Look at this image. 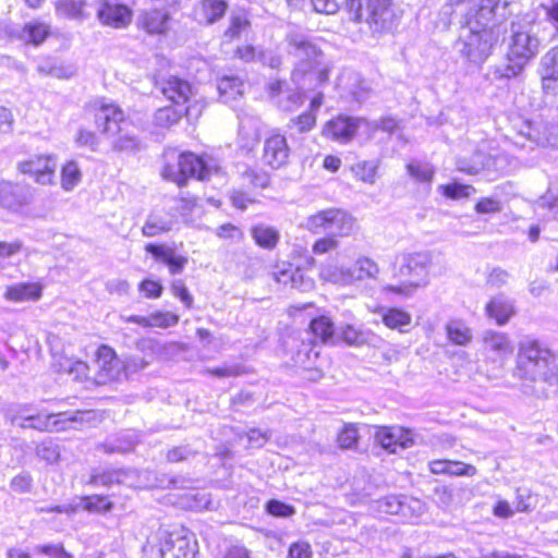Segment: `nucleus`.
Segmentation results:
<instances>
[{
    "label": "nucleus",
    "mask_w": 558,
    "mask_h": 558,
    "mask_svg": "<svg viewBox=\"0 0 558 558\" xmlns=\"http://www.w3.org/2000/svg\"><path fill=\"white\" fill-rule=\"evenodd\" d=\"M511 375L525 395H533L537 383L556 387L558 352L541 339L526 336L518 342Z\"/></svg>",
    "instance_id": "f257e3e1"
},
{
    "label": "nucleus",
    "mask_w": 558,
    "mask_h": 558,
    "mask_svg": "<svg viewBox=\"0 0 558 558\" xmlns=\"http://www.w3.org/2000/svg\"><path fill=\"white\" fill-rule=\"evenodd\" d=\"M510 32L508 62L495 68L494 75L497 78L517 77L539 50V39L533 32V24L530 21L524 19L513 21Z\"/></svg>",
    "instance_id": "f03ea898"
},
{
    "label": "nucleus",
    "mask_w": 558,
    "mask_h": 558,
    "mask_svg": "<svg viewBox=\"0 0 558 558\" xmlns=\"http://www.w3.org/2000/svg\"><path fill=\"white\" fill-rule=\"evenodd\" d=\"M396 262L398 265L395 277L407 279V281L400 286L388 284L384 288L385 291L409 296L416 289L428 284L429 269L433 264L429 252L403 253L397 257Z\"/></svg>",
    "instance_id": "7ed1b4c3"
},
{
    "label": "nucleus",
    "mask_w": 558,
    "mask_h": 558,
    "mask_svg": "<svg viewBox=\"0 0 558 558\" xmlns=\"http://www.w3.org/2000/svg\"><path fill=\"white\" fill-rule=\"evenodd\" d=\"M463 20V32L460 35L461 54L469 61L482 64L490 56L494 46L499 40V34L493 27H487L488 21L477 23L474 17L468 23Z\"/></svg>",
    "instance_id": "20e7f679"
},
{
    "label": "nucleus",
    "mask_w": 558,
    "mask_h": 558,
    "mask_svg": "<svg viewBox=\"0 0 558 558\" xmlns=\"http://www.w3.org/2000/svg\"><path fill=\"white\" fill-rule=\"evenodd\" d=\"M303 227L314 234L327 233L335 238H343L354 232L356 221L345 210L331 207L308 216Z\"/></svg>",
    "instance_id": "39448f33"
},
{
    "label": "nucleus",
    "mask_w": 558,
    "mask_h": 558,
    "mask_svg": "<svg viewBox=\"0 0 558 558\" xmlns=\"http://www.w3.org/2000/svg\"><path fill=\"white\" fill-rule=\"evenodd\" d=\"M95 416L93 411L40 413L35 410L27 428L50 433L77 429L94 421Z\"/></svg>",
    "instance_id": "423d86ee"
},
{
    "label": "nucleus",
    "mask_w": 558,
    "mask_h": 558,
    "mask_svg": "<svg viewBox=\"0 0 558 558\" xmlns=\"http://www.w3.org/2000/svg\"><path fill=\"white\" fill-rule=\"evenodd\" d=\"M390 0H349V9L354 20L365 22L374 33L391 26Z\"/></svg>",
    "instance_id": "0eeeda50"
},
{
    "label": "nucleus",
    "mask_w": 558,
    "mask_h": 558,
    "mask_svg": "<svg viewBox=\"0 0 558 558\" xmlns=\"http://www.w3.org/2000/svg\"><path fill=\"white\" fill-rule=\"evenodd\" d=\"M161 90L171 102L178 106L187 104L184 112L190 120H196L202 114L205 104L196 97V92L187 81L171 76L163 82Z\"/></svg>",
    "instance_id": "6e6552de"
},
{
    "label": "nucleus",
    "mask_w": 558,
    "mask_h": 558,
    "mask_svg": "<svg viewBox=\"0 0 558 558\" xmlns=\"http://www.w3.org/2000/svg\"><path fill=\"white\" fill-rule=\"evenodd\" d=\"M123 379L122 360L109 345H100L95 354L93 378L89 379L94 387L117 384Z\"/></svg>",
    "instance_id": "1a4fd4ad"
},
{
    "label": "nucleus",
    "mask_w": 558,
    "mask_h": 558,
    "mask_svg": "<svg viewBox=\"0 0 558 558\" xmlns=\"http://www.w3.org/2000/svg\"><path fill=\"white\" fill-rule=\"evenodd\" d=\"M288 52L299 61L293 71V80L299 82L300 75L312 72L316 65L319 52L308 36L300 31H291L287 35Z\"/></svg>",
    "instance_id": "9d476101"
},
{
    "label": "nucleus",
    "mask_w": 558,
    "mask_h": 558,
    "mask_svg": "<svg viewBox=\"0 0 558 558\" xmlns=\"http://www.w3.org/2000/svg\"><path fill=\"white\" fill-rule=\"evenodd\" d=\"M376 126L366 119L341 114L326 123L323 135L333 140H351L374 134L372 130Z\"/></svg>",
    "instance_id": "9b49d317"
},
{
    "label": "nucleus",
    "mask_w": 558,
    "mask_h": 558,
    "mask_svg": "<svg viewBox=\"0 0 558 558\" xmlns=\"http://www.w3.org/2000/svg\"><path fill=\"white\" fill-rule=\"evenodd\" d=\"M34 198V189L24 183L0 181V208L23 214Z\"/></svg>",
    "instance_id": "f8f14e48"
},
{
    "label": "nucleus",
    "mask_w": 558,
    "mask_h": 558,
    "mask_svg": "<svg viewBox=\"0 0 558 558\" xmlns=\"http://www.w3.org/2000/svg\"><path fill=\"white\" fill-rule=\"evenodd\" d=\"M90 107L95 111L96 124L100 133L108 137L117 136L124 122L123 111L106 98L95 99Z\"/></svg>",
    "instance_id": "ddd939ff"
},
{
    "label": "nucleus",
    "mask_w": 558,
    "mask_h": 558,
    "mask_svg": "<svg viewBox=\"0 0 558 558\" xmlns=\"http://www.w3.org/2000/svg\"><path fill=\"white\" fill-rule=\"evenodd\" d=\"M217 169L218 167L213 160H206L191 153H182L179 155V172H170V175L174 179V183L182 186L187 178L196 177L199 180H205Z\"/></svg>",
    "instance_id": "4468645a"
},
{
    "label": "nucleus",
    "mask_w": 558,
    "mask_h": 558,
    "mask_svg": "<svg viewBox=\"0 0 558 558\" xmlns=\"http://www.w3.org/2000/svg\"><path fill=\"white\" fill-rule=\"evenodd\" d=\"M374 438L375 442L389 453L410 448L414 444L412 432L401 426L376 427Z\"/></svg>",
    "instance_id": "2eb2a0df"
},
{
    "label": "nucleus",
    "mask_w": 558,
    "mask_h": 558,
    "mask_svg": "<svg viewBox=\"0 0 558 558\" xmlns=\"http://www.w3.org/2000/svg\"><path fill=\"white\" fill-rule=\"evenodd\" d=\"M447 2L450 7L456 8L457 13L462 19H466L468 23L477 16V23L490 21L498 7V0H447Z\"/></svg>",
    "instance_id": "dca6fc26"
},
{
    "label": "nucleus",
    "mask_w": 558,
    "mask_h": 558,
    "mask_svg": "<svg viewBox=\"0 0 558 558\" xmlns=\"http://www.w3.org/2000/svg\"><path fill=\"white\" fill-rule=\"evenodd\" d=\"M51 366L58 374L70 376L72 380L83 384L87 389L94 387L89 380L93 378V371L81 360L54 353Z\"/></svg>",
    "instance_id": "f3484780"
},
{
    "label": "nucleus",
    "mask_w": 558,
    "mask_h": 558,
    "mask_svg": "<svg viewBox=\"0 0 558 558\" xmlns=\"http://www.w3.org/2000/svg\"><path fill=\"white\" fill-rule=\"evenodd\" d=\"M17 168L22 173L31 174L39 184L54 183L57 160L52 156H36L20 162Z\"/></svg>",
    "instance_id": "a211bd4d"
},
{
    "label": "nucleus",
    "mask_w": 558,
    "mask_h": 558,
    "mask_svg": "<svg viewBox=\"0 0 558 558\" xmlns=\"http://www.w3.org/2000/svg\"><path fill=\"white\" fill-rule=\"evenodd\" d=\"M97 15L102 24L116 28L125 27L132 20L131 9L114 0H99L97 2Z\"/></svg>",
    "instance_id": "6ab92c4d"
},
{
    "label": "nucleus",
    "mask_w": 558,
    "mask_h": 558,
    "mask_svg": "<svg viewBox=\"0 0 558 558\" xmlns=\"http://www.w3.org/2000/svg\"><path fill=\"white\" fill-rule=\"evenodd\" d=\"M171 16L168 11L159 9L145 10L140 13L137 25L150 35H162L170 29Z\"/></svg>",
    "instance_id": "aec40b11"
},
{
    "label": "nucleus",
    "mask_w": 558,
    "mask_h": 558,
    "mask_svg": "<svg viewBox=\"0 0 558 558\" xmlns=\"http://www.w3.org/2000/svg\"><path fill=\"white\" fill-rule=\"evenodd\" d=\"M175 223L177 217L174 213L166 209H157L148 215L142 228V233L147 238L158 236L171 231Z\"/></svg>",
    "instance_id": "412c9836"
},
{
    "label": "nucleus",
    "mask_w": 558,
    "mask_h": 558,
    "mask_svg": "<svg viewBox=\"0 0 558 558\" xmlns=\"http://www.w3.org/2000/svg\"><path fill=\"white\" fill-rule=\"evenodd\" d=\"M515 313L514 301L504 293L493 296L485 306L486 316L498 326H505Z\"/></svg>",
    "instance_id": "4be33fe9"
},
{
    "label": "nucleus",
    "mask_w": 558,
    "mask_h": 558,
    "mask_svg": "<svg viewBox=\"0 0 558 558\" xmlns=\"http://www.w3.org/2000/svg\"><path fill=\"white\" fill-rule=\"evenodd\" d=\"M197 543L181 531H168V557L167 558H195Z\"/></svg>",
    "instance_id": "5701e85b"
},
{
    "label": "nucleus",
    "mask_w": 558,
    "mask_h": 558,
    "mask_svg": "<svg viewBox=\"0 0 558 558\" xmlns=\"http://www.w3.org/2000/svg\"><path fill=\"white\" fill-rule=\"evenodd\" d=\"M482 343L485 352L492 353L498 359H506L513 352L510 336L502 331L485 330L482 335Z\"/></svg>",
    "instance_id": "b1692460"
},
{
    "label": "nucleus",
    "mask_w": 558,
    "mask_h": 558,
    "mask_svg": "<svg viewBox=\"0 0 558 558\" xmlns=\"http://www.w3.org/2000/svg\"><path fill=\"white\" fill-rule=\"evenodd\" d=\"M227 9L225 0H201L194 8V19L199 24L210 25L219 21Z\"/></svg>",
    "instance_id": "393cba45"
},
{
    "label": "nucleus",
    "mask_w": 558,
    "mask_h": 558,
    "mask_svg": "<svg viewBox=\"0 0 558 558\" xmlns=\"http://www.w3.org/2000/svg\"><path fill=\"white\" fill-rule=\"evenodd\" d=\"M43 294V286L36 282H21L8 286L3 298L10 302L38 301Z\"/></svg>",
    "instance_id": "a878e982"
},
{
    "label": "nucleus",
    "mask_w": 558,
    "mask_h": 558,
    "mask_svg": "<svg viewBox=\"0 0 558 558\" xmlns=\"http://www.w3.org/2000/svg\"><path fill=\"white\" fill-rule=\"evenodd\" d=\"M239 135L243 140H286L284 135H280L279 133L269 134L266 132V128L263 125L262 121L252 116H245L241 118L239 124Z\"/></svg>",
    "instance_id": "bb28decb"
},
{
    "label": "nucleus",
    "mask_w": 558,
    "mask_h": 558,
    "mask_svg": "<svg viewBox=\"0 0 558 558\" xmlns=\"http://www.w3.org/2000/svg\"><path fill=\"white\" fill-rule=\"evenodd\" d=\"M353 283L365 280H377L381 272L376 260L366 255H360L350 267Z\"/></svg>",
    "instance_id": "cd10ccee"
},
{
    "label": "nucleus",
    "mask_w": 558,
    "mask_h": 558,
    "mask_svg": "<svg viewBox=\"0 0 558 558\" xmlns=\"http://www.w3.org/2000/svg\"><path fill=\"white\" fill-rule=\"evenodd\" d=\"M145 558H167L168 557V531L158 530L151 535L143 546Z\"/></svg>",
    "instance_id": "c85d7f7f"
},
{
    "label": "nucleus",
    "mask_w": 558,
    "mask_h": 558,
    "mask_svg": "<svg viewBox=\"0 0 558 558\" xmlns=\"http://www.w3.org/2000/svg\"><path fill=\"white\" fill-rule=\"evenodd\" d=\"M289 157L287 142H265L263 159L272 168L283 166Z\"/></svg>",
    "instance_id": "c756f323"
},
{
    "label": "nucleus",
    "mask_w": 558,
    "mask_h": 558,
    "mask_svg": "<svg viewBox=\"0 0 558 558\" xmlns=\"http://www.w3.org/2000/svg\"><path fill=\"white\" fill-rule=\"evenodd\" d=\"M217 88L221 100L229 104L243 94L244 82L235 75L223 76L218 81Z\"/></svg>",
    "instance_id": "7c9ffc66"
},
{
    "label": "nucleus",
    "mask_w": 558,
    "mask_h": 558,
    "mask_svg": "<svg viewBox=\"0 0 558 558\" xmlns=\"http://www.w3.org/2000/svg\"><path fill=\"white\" fill-rule=\"evenodd\" d=\"M381 320L386 327L405 332V327L412 323V316L402 308L390 307L383 310Z\"/></svg>",
    "instance_id": "2f4dec72"
},
{
    "label": "nucleus",
    "mask_w": 558,
    "mask_h": 558,
    "mask_svg": "<svg viewBox=\"0 0 558 558\" xmlns=\"http://www.w3.org/2000/svg\"><path fill=\"white\" fill-rule=\"evenodd\" d=\"M87 5L85 0H57L56 13L69 19L84 20L89 16L86 12Z\"/></svg>",
    "instance_id": "473e14b6"
},
{
    "label": "nucleus",
    "mask_w": 558,
    "mask_h": 558,
    "mask_svg": "<svg viewBox=\"0 0 558 558\" xmlns=\"http://www.w3.org/2000/svg\"><path fill=\"white\" fill-rule=\"evenodd\" d=\"M320 278L324 281L347 287L353 284L350 267L326 265L320 269Z\"/></svg>",
    "instance_id": "72a5a7b5"
},
{
    "label": "nucleus",
    "mask_w": 558,
    "mask_h": 558,
    "mask_svg": "<svg viewBox=\"0 0 558 558\" xmlns=\"http://www.w3.org/2000/svg\"><path fill=\"white\" fill-rule=\"evenodd\" d=\"M35 408L29 403L11 404L5 410V418L15 426L27 428V425L35 412Z\"/></svg>",
    "instance_id": "f704fd0d"
},
{
    "label": "nucleus",
    "mask_w": 558,
    "mask_h": 558,
    "mask_svg": "<svg viewBox=\"0 0 558 558\" xmlns=\"http://www.w3.org/2000/svg\"><path fill=\"white\" fill-rule=\"evenodd\" d=\"M318 356L319 352L316 350V347L312 341H302L295 353L292 355V360L296 366L310 369L315 365Z\"/></svg>",
    "instance_id": "c9c22d12"
},
{
    "label": "nucleus",
    "mask_w": 558,
    "mask_h": 558,
    "mask_svg": "<svg viewBox=\"0 0 558 558\" xmlns=\"http://www.w3.org/2000/svg\"><path fill=\"white\" fill-rule=\"evenodd\" d=\"M448 339L458 345H466L473 338L472 329L462 320H450L446 325Z\"/></svg>",
    "instance_id": "e433bc0d"
},
{
    "label": "nucleus",
    "mask_w": 558,
    "mask_h": 558,
    "mask_svg": "<svg viewBox=\"0 0 558 558\" xmlns=\"http://www.w3.org/2000/svg\"><path fill=\"white\" fill-rule=\"evenodd\" d=\"M49 32V25L38 21L29 22L23 27L20 37L26 43L38 46L47 38Z\"/></svg>",
    "instance_id": "4c0bfd02"
},
{
    "label": "nucleus",
    "mask_w": 558,
    "mask_h": 558,
    "mask_svg": "<svg viewBox=\"0 0 558 558\" xmlns=\"http://www.w3.org/2000/svg\"><path fill=\"white\" fill-rule=\"evenodd\" d=\"M251 232L256 244L267 250L274 248L279 240L278 231L269 226L257 225Z\"/></svg>",
    "instance_id": "58836bf2"
},
{
    "label": "nucleus",
    "mask_w": 558,
    "mask_h": 558,
    "mask_svg": "<svg viewBox=\"0 0 558 558\" xmlns=\"http://www.w3.org/2000/svg\"><path fill=\"white\" fill-rule=\"evenodd\" d=\"M82 180V172L77 163L68 161L61 169V186L65 192H71Z\"/></svg>",
    "instance_id": "ea45409f"
},
{
    "label": "nucleus",
    "mask_w": 558,
    "mask_h": 558,
    "mask_svg": "<svg viewBox=\"0 0 558 558\" xmlns=\"http://www.w3.org/2000/svg\"><path fill=\"white\" fill-rule=\"evenodd\" d=\"M167 345L153 338H144L136 342V350L142 353L141 356H147L150 363L154 360L162 357Z\"/></svg>",
    "instance_id": "a19ab883"
},
{
    "label": "nucleus",
    "mask_w": 558,
    "mask_h": 558,
    "mask_svg": "<svg viewBox=\"0 0 558 558\" xmlns=\"http://www.w3.org/2000/svg\"><path fill=\"white\" fill-rule=\"evenodd\" d=\"M543 86L549 88L550 81H558V47L551 49L543 58Z\"/></svg>",
    "instance_id": "79ce46f5"
},
{
    "label": "nucleus",
    "mask_w": 558,
    "mask_h": 558,
    "mask_svg": "<svg viewBox=\"0 0 558 558\" xmlns=\"http://www.w3.org/2000/svg\"><path fill=\"white\" fill-rule=\"evenodd\" d=\"M310 328L313 335L326 343L332 339L335 335V326L328 316H319L311 322Z\"/></svg>",
    "instance_id": "37998d69"
},
{
    "label": "nucleus",
    "mask_w": 558,
    "mask_h": 558,
    "mask_svg": "<svg viewBox=\"0 0 558 558\" xmlns=\"http://www.w3.org/2000/svg\"><path fill=\"white\" fill-rule=\"evenodd\" d=\"M250 31V22L244 14H235L230 19L228 28L225 32V37L229 40L240 38L242 35H247Z\"/></svg>",
    "instance_id": "c03bdc74"
},
{
    "label": "nucleus",
    "mask_w": 558,
    "mask_h": 558,
    "mask_svg": "<svg viewBox=\"0 0 558 558\" xmlns=\"http://www.w3.org/2000/svg\"><path fill=\"white\" fill-rule=\"evenodd\" d=\"M183 110L172 107H163L155 112L154 121L158 128L168 129L175 124L182 116Z\"/></svg>",
    "instance_id": "a18cd8bd"
},
{
    "label": "nucleus",
    "mask_w": 558,
    "mask_h": 558,
    "mask_svg": "<svg viewBox=\"0 0 558 558\" xmlns=\"http://www.w3.org/2000/svg\"><path fill=\"white\" fill-rule=\"evenodd\" d=\"M123 364V377L128 379L130 376L137 374L148 367L151 363L147 356H141L138 354L128 355L122 360Z\"/></svg>",
    "instance_id": "49530a36"
},
{
    "label": "nucleus",
    "mask_w": 558,
    "mask_h": 558,
    "mask_svg": "<svg viewBox=\"0 0 558 558\" xmlns=\"http://www.w3.org/2000/svg\"><path fill=\"white\" fill-rule=\"evenodd\" d=\"M135 446V439L131 434H125L114 440H107L102 444L105 452L108 453H122L130 451Z\"/></svg>",
    "instance_id": "de8ad7c7"
},
{
    "label": "nucleus",
    "mask_w": 558,
    "mask_h": 558,
    "mask_svg": "<svg viewBox=\"0 0 558 558\" xmlns=\"http://www.w3.org/2000/svg\"><path fill=\"white\" fill-rule=\"evenodd\" d=\"M126 473L123 470H105L92 475V483L95 485L109 486L114 483H123Z\"/></svg>",
    "instance_id": "09e8293b"
},
{
    "label": "nucleus",
    "mask_w": 558,
    "mask_h": 558,
    "mask_svg": "<svg viewBox=\"0 0 558 558\" xmlns=\"http://www.w3.org/2000/svg\"><path fill=\"white\" fill-rule=\"evenodd\" d=\"M378 165L376 161H360L352 167L355 177L361 181L374 184Z\"/></svg>",
    "instance_id": "8fccbe9b"
},
{
    "label": "nucleus",
    "mask_w": 558,
    "mask_h": 558,
    "mask_svg": "<svg viewBox=\"0 0 558 558\" xmlns=\"http://www.w3.org/2000/svg\"><path fill=\"white\" fill-rule=\"evenodd\" d=\"M474 210L480 215H495L502 211V203L496 196L481 197L475 206Z\"/></svg>",
    "instance_id": "3c124183"
},
{
    "label": "nucleus",
    "mask_w": 558,
    "mask_h": 558,
    "mask_svg": "<svg viewBox=\"0 0 558 558\" xmlns=\"http://www.w3.org/2000/svg\"><path fill=\"white\" fill-rule=\"evenodd\" d=\"M35 551L49 558H73V555L64 548L62 543L39 544L35 547Z\"/></svg>",
    "instance_id": "603ef678"
},
{
    "label": "nucleus",
    "mask_w": 558,
    "mask_h": 558,
    "mask_svg": "<svg viewBox=\"0 0 558 558\" xmlns=\"http://www.w3.org/2000/svg\"><path fill=\"white\" fill-rule=\"evenodd\" d=\"M341 339L350 345H362L366 342V333L354 325H345L340 328Z\"/></svg>",
    "instance_id": "864d4df0"
},
{
    "label": "nucleus",
    "mask_w": 558,
    "mask_h": 558,
    "mask_svg": "<svg viewBox=\"0 0 558 558\" xmlns=\"http://www.w3.org/2000/svg\"><path fill=\"white\" fill-rule=\"evenodd\" d=\"M179 316L171 312H155L148 315V327L168 328L175 326Z\"/></svg>",
    "instance_id": "5fc2aeb1"
},
{
    "label": "nucleus",
    "mask_w": 558,
    "mask_h": 558,
    "mask_svg": "<svg viewBox=\"0 0 558 558\" xmlns=\"http://www.w3.org/2000/svg\"><path fill=\"white\" fill-rule=\"evenodd\" d=\"M439 189L442 191V194L445 196L452 199L469 197L471 194L475 192V189L472 185L461 184L457 182L440 185Z\"/></svg>",
    "instance_id": "6e6d98bb"
},
{
    "label": "nucleus",
    "mask_w": 558,
    "mask_h": 558,
    "mask_svg": "<svg viewBox=\"0 0 558 558\" xmlns=\"http://www.w3.org/2000/svg\"><path fill=\"white\" fill-rule=\"evenodd\" d=\"M338 444L342 449L353 448L359 440V430L355 424H347L338 435Z\"/></svg>",
    "instance_id": "4d7b16f0"
},
{
    "label": "nucleus",
    "mask_w": 558,
    "mask_h": 558,
    "mask_svg": "<svg viewBox=\"0 0 558 558\" xmlns=\"http://www.w3.org/2000/svg\"><path fill=\"white\" fill-rule=\"evenodd\" d=\"M408 173L420 182H430L434 177V170L428 163L410 162L407 166Z\"/></svg>",
    "instance_id": "13d9d810"
},
{
    "label": "nucleus",
    "mask_w": 558,
    "mask_h": 558,
    "mask_svg": "<svg viewBox=\"0 0 558 558\" xmlns=\"http://www.w3.org/2000/svg\"><path fill=\"white\" fill-rule=\"evenodd\" d=\"M39 72L51 75L60 80H68L76 74V68L72 64H53L49 69L43 65L38 66Z\"/></svg>",
    "instance_id": "bf43d9fd"
},
{
    "label": "nucleus",
    "mask_w": 558,
    "mask_h": 558,
    "mask_svg": "<svg viewBox=\"0 0 558 558\" xmlns=\"http://www.w3.org/2000/svg\"><path fill=\"white\" fill-rule=\"evenodd\" d=\"M369 122L376 124L377 126L372 130L374 134L366 135V137L378 136L380 134L393 135L400 128L399 122L391 117L383 118L379 121Z\"/></svg>",
    "instance_id": "052dcab7"
},
{
    "label": "nucleus",
    "mask_w": 558,
    "mask_h": 558,
    "mask_svg": "<svg viewBox=\"0 0 558 558\" xmlns=\"http://www.w3.org/2000/svg\"><path fill=\"white\" fill-rule=\"evenodd\" d=\"M215 233L221 240H228L233 242H240L244 238V233L241 230V228L232 223H225L219 226L216 229Z\"/></svg>",
    "instance_id": "680f3d73"
},
{
    "label": "nucleus",
    "mask_w": 558,
    "mask_h": 558,
    "mask_svg": "<svg viewBox=\"0 0 558 558\" xmlns=\"http://www.w3.org/2000/svg\"><path fill=\"white\" fill-rule=\"evenodd\" d=\"M378 509L387 514H398L403 512L404 504L398 496H387L378 500Z\"/></svg>",
    "instance_id": "e2e57ef3"
},
{
    "label": "nucleus",
    "mask_w": 558,
    "mask_h": 558,
    "mask_svg": "<svg viewBox=\"0 0 558 558\" xmlns=\"http://www.w3.org/2000/svg\"><path fill=\"white\" fill-rule=\"evenodd\" d=\"M84 508L88 511L107 512L111 510L112 504L106 497L95 495L84 498Z\"/></svg>",
    "instance_id": "0e129e2a"
},
{
    "label": "nucleus",
    "mask_w": 558,
    "mask_h": 558,
    "mask_svg": "<svg viewBox=\"0 0 558 558\" xmlns=\"http://www.w3.org/2000/svg\"><path fill=\"white\" fill-rule=\"evenodd\" d=\"M339 246L337 238L327 235L316 240L313 244L312 251L316 255L327 254L335 251Z\"/></svg>",
    "instance_id": "69168bd1"
},
{
    "label": "nucleus",
    "mask_w": 558,
    "mask_h": 558,
    "mask_svg": "<svg viewBox=\"0 0 558 558\" xmlns=\"http://www.w3.org/2000/svg\"><path fill=\"white\" fill-rule=\"evenodd\" d=\"M37 456L47 461L48 463H54L59 460L60 453L52 442L50 441H43L39 444L36 448Z\"/></svg>",
    "instance_id": "338daca9"
},
{
    "label": "nucleus",
    "mask_w": 558,
    "mask_h": 558,
    "mask_svg": "<svg viewBox=\"0 0 558 558\" xmlns=\"http://www.w3.org/2000/svg\"><path fill=\"white\" fill-rule=\"evenodd\" d=\"M312 546L306 541H296L292 543L288 550L287 558H312Z\"/></svg>",
    "instance_id": "774afa93"
}]
</instances>
